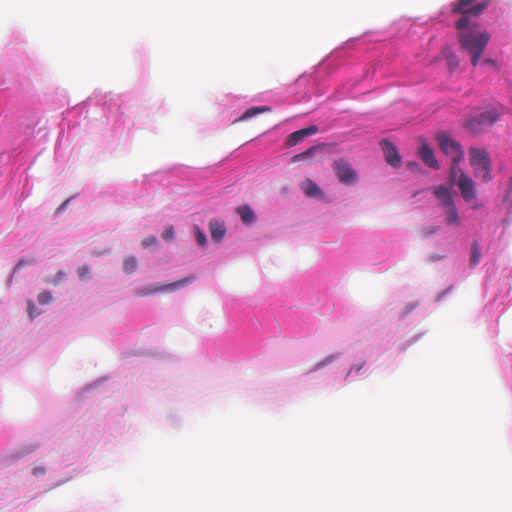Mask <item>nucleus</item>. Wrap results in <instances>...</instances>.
<instances>
[{"instance_id": "obj_18", "label": "nucleus", "mask_w": 512, "mask_h": 512, "mask_svg": "<svg viewBox=\"0 0 512 512\" xmlns=\"http://www.w3.org/2000/svg\"><path fill=\"white\" fill-rule=\"evenodd\" d=\"M481 248L477 241L471 244L470 264L476 266L480 262Z\"/></svg>"}, {"instance_id": "obj_16", "label": "nucleus", "mask_w": 512, "mask_h": 512, "mask_svg": "<svg viewBox=\"0 0 512 512\" xmlns=\"http://www.w3.org/2000/svg\"><path fill=\"white\" fill-rule=\"evenodd\" d=\"M302 189L304 193L309 197H319L321 195L319 186L310 179H306L303 182Z\"/></svg>"}, {"instance_id": "obj_31", "label": "nucleus", "mask_w": 512, "mask_h": 512, "mask_svg": "<svg viewBox=\"0 0 512 512\" xmlns=\"http://www.w3.org/2000/svg\"><path fill=\"white\" fill-rule=\"evenodd\" d=\"M505 200L506 201L511 200V203H512V176H511V180H510V186H509L506 196H505Z\"/></svg>"}, {"instance_id": "obj_3", "label": "nucleus", "mask_w": 512, "mask_h": 512, "mask_svg": "<svg viewBox=\"0 0 512 512\" xmlns=\"http://www.w3.org/2000/svg\"><path fill=\"white\" fill-rule=\"evenodd\" d=\"M488 5V1L475 4V0H458L451 4V12L453 14H460L461 17L459 19L466 17L469 20V25H473L474 22L471 21L470 17L480 16L487 9Z\"/></svg>"}, {"instance_id": "obj_11", "label": "nucleus", "mask_w": 512, "mask_h": 512, "mask_svg": "<svg viewBox=\"0 0 512 512\" xmlns=\"http://www.w3.org/2000/svg\"><path fill=\"white\" fill-rule=\"evenodd\" d=\"M194 279H195L194 276H188V277H185V278L180 279L178 281H174V282L162 285L160 287H156L154 289H151V290H149L148 292H146L144 294L146 295V294H149V293H156V292L163 291V290L175 291V290L180 289V288L184 287L185 285L191 283Z\"/></svg>"}, {"instance_id": "obj_15", "label": "nucleus", "mask_w": 512, "mask_h": 512, "mask_svg": "<svg viewBox=\"0 0 512 512\" xmlns=\"http://www.w3.org/2000/svg\"><path fill=\"white\" fill-rule=\"evenodd\" d=\"M444 214L446 216V221L448 225H459L460 224V216L458 214L457 208L455 204L449 206L448 208H444Z\"/></svg>"}, {"instance_id": "obj_27", "label": "nucleus", "mask_w": 512, "mask_h": 512, "mask_svg": "<svg viewBox=\"0 0 512 512\" xmlns=\"http://www.w3.org/2000/svg\"><path fill=\"white\" fill-rule=\"evenodd\" d=\"M78 272V276L82 279H84L85 277H87L90 273V269L87 265H82L78 268L77 270Z\"/></svg>"}, {"instance_id": "obj_20", "label": "nucleus", "mask_w": 512, "mask_h": 512, "mask_svg": "<svg viewBox=\"0 0 512 512\" xmlns=\"http://www.w3.org/2000/svg\"><path fill=\"white\" fill-rule=\"evenodd\" d=\"M123 268L127 273H133L137 268V260L133 256H128L124 259Z\"/></svg>"}, {"instance_id": "obj_9", "label": "nucleus", "mask_w": 512, "mask_h": 512, "mask_svg": "<svg viewBox=\"0 0 512 512\" xmlns=\"http://www.w3.org/2000/svg\"><path fill=\"white\" fill-rule=\"evenodd\" d=\"M318 132V127L316 125H311L307 128L297 130L291 133L286 138V145L289 147H293L300 143L304 138L316 134Z\"/></svg>"}, {"instance_id": "obj_22", "label": "nucleus", "mask_w": 512, "mask_h": 512, "mask_svg": "<svg viewBox=\"0 0 512 512\" xmlns=\"http://www.w3.org/2000/svg\"><path fill=\"white\" fill-rule=\"evenodd\" d=\"M37 300L42 305H47L52 302V295L49 291H42L38 294Z\"/></svg>"}, {"instance_id": "obj_14", "label": "nucleus", "mask_w": 512, "mask_h": 512, "mask_svg": "<svg viewBox=\"0 0 512 512\" xmlns=\"http://www.w3.org/2000/svg\"><path fill=\"white\" fill-rule=\"evenodd\" d=\"M236 212L245 224H251L255 220V214L250 206L242 205L237 207Z\"/></svg>"}, {"instance_id": "obj_24", "label": "nucleus", "mask_w": 512, "mask_h": 512, "mask_svg": "<svg viewBox=\"0 0 512 512\" xmlns=\"http://www.w3.org/2000/svg\"><path fill=\"white\" fill-rule=\"evenodd\" d=\"M195 237L200 246H204L206 244V235L197 226L195 227Z\"/></svg>"}, {"instance_id": "obj_26", "label": "nucleus", "mask_w": 512, "mask_h": 512, "mask_svg": "<svg viewBox=\"0 0 512 512\" xmlns=\"http://www.w3.org/2000/svg\"><path fill=\"white\" fill-rule=\"evenodd\" d=\"M335 358H336L335 355H331V356L327 357L323 361L317 363L315 366V369L318 370V369L324 367L325 365L332 363L335 360Z\"/></svg>"}, {"instance_id": "obj_36", "label": "nucleus", "mask_w": 512, "mask_h": 512, "mask_svg": "<svg viewBox=\"0 0 512 512\" xmlns=\"http://www.w3.org/2000/svg\"><path fill=\"white\" fill-rule=\"evenodd\" d=\"M23 264V260H20L17 264V266L15 267V269H17L18 267H20L21 265Z\"/></svg>"}, {"instance_id": "obj_1", "label": "nucleus", "mask_w": 512, "mask_h": 512, "mask_svg": "<svg viewBox=\"0 0 512 512\" xmlns=\"http://www.w3.org/2000/svg\"><path fill=\"white\" fill-rule=\"evenodd\" d=\"M477 26V23L469 25V20L466 17L459 19L455 23L460 46L469 53L471 56V63L474 67L477 66L478 61L490 40L488 32H475L474 28Z\"/></svg>"}, {"instance_id": "obj_29", "label": "nucleus", "mask_w": 512, "mask_h": 512, "mask_svg": "<svg viewBox=\"0 0 512 512\" xmlns=\"http://www.w3.org/2000/svg\"><path fill=\"white\" fill-rule=\"evenodd\" d=\"M35 305L32 301H28V312L31 318H34L37 314L35 313Z\"/></svg>"}, {"instance_id": "obj_30", "label": "nucleus", "mask_w": 512, "mask_h": 512, "mask_svg": "<svg viewBox=\"0 0 512 512\" xmlns=\"http://www.w3.org/2000/svg\"><path fill=\"white\" fill-rule=\"evenodd\" d=\"M33 475L40 476L45 474V468L44 467H35L33 468Z\"/></svg>"}, {"instance_id": "obj_28", "label": "nucleus", "mask_w": 512, "mask_h": 512, "mask_svg": "<svg viewBox=\"0 0 512 512\" xmlns=\"http://www.w3.org/2000/svg\"><path fill=\"white\" fill-rule=\"evenodd\" d=\"M157 243V239L154 236H149L143 239L142 245L147 248Z\"/></svg>"}, {"instance_id": "obj_7", "label": "nucleus", "mask_w": 512, "mask_h": 512, "mask_svg": "<svg viewBox=\"0 0 512 512\" xmlns=\"http://www.w3.org/2000/svg\"><path fill=\"white\" fill-rule=\"evenodd\" d=\"M455 183L460 190L461 196L466 202H470L476 198L475 183L465 172L460 173V176Z\"/></svg>"}, {"instance_id": "obj_6", "label": "nucleus", "mask_w": 512, "mask_h": 512, "mask_svg": "<svg viewBox=\"0 0 512 512\" xmlns=\"http://www.w3.org/2000/svg\"><path fill=\"white\" fill-rule=\"evenodd\" d=\"M333 167L340 182L346 185H350L355 182L356 172L344 159L336 160Z\"/></svg>"}, {"instance_id": "obj_5", "label": "nucleus", "mask_w": 512, "mask_h": 512, "mask_svg": "<svg viewBox=\"0 0 512 512\" xmlns=\"http://www.w3.org/2000/svg\"><path fill=\"white\" fill-rule=\"evenodd\" d=\"M500 114L496 110L482 112L480 115L469 118L465 127L474 134L483 132L491 127L499 118Z\"/></svg>"}, {"instance_id": "obj_32", "label": "nucleus", "mask_w": 512, "mask_h": 512, "mask_svg": "<svg viewBox=\"0 0 512 512\" xmlns=\"http://www.w3.org/2000/svg\"><path fill=\"white\" fill-rule=\"evenodd\" d=\"M436 227H432V228H427V229H423L422 230V233L424 236H429V235H432L436 232Z\"/></svg>"}, {"instance_id": "obj_12", "label": "nucleus", "mask_w": 512, "mask_h": 512, "mask_svg": "<svg viewBox=\"0 0 512 512\" xmlns=\"http://www.w3.org/2000/svg\"><path fill=\"white\" fill-rule=\"evenodd\" d=\"M419 156L427 166L433 169L439 168V163L435 158L433 150L426 143L422 144L419 150Z\"/></svg>"}, {"instance_id": "obj_23", "label": "nucleus", "mask_w": 512, "mask_h": 512, "mask_svg": "<svg viewBox=\"0 0 512 512\" xmlns=\"http://www.w3.org/2000/svg\"><path fill=\"white\" fill-rule=\"evenodd\" d=\"M64 277L65 273L60 270L54 278H48L45 280V282L51 285H59L61 281L64 279Z\"/></svg>"}, {"instance_id": "obj_34", "label": "nucleus", "mask_w": 512, "mask_h": 512, "mask_svg": "<svg viewBox=\"0 0 512 512\" xmlns=\"http://www.w3.org/2000/svg\"><path fill=\"white\" fill-rule=\"evenodd\" d=\"M407 165L411 169H416L418 167V164L416 162H409Z\"/></svg>"}, {"instance_id": "obj_13", "label": "nucleus", "mask_w": 512, "mask_h": 512, "mask_svg": "<svg viewBox=\"0 0 512 512\" xmlns=\"http://www.w3.org/2000/svg\"><path fill=\"white\" fill-rule=\"evenodd\" d=\"M209 229L212 239L216 242L221 241L226 234V228L224 224L216 219L210 220Z\"/></svg>"}, {"instance_id": "obj_4", "label": "nucleus", "mask_w": 512, "mask_h": 512, "mask_svg": "<svg viewBox=\"0 0 512 512\" xmlns=\"http://www.w3.org/2000/svg\"><path fill=\"white\" fill-rule=\"evenodd\" d=\"M436 140L440 150L451 158L452 162H461L464 159L462 146L452 139L446 132H439Z\"/></svg>"}, {"instance_id": "obj_17", "label": "nucleus", "mask_w": 512, "mask_h": 512, "mask_svg": "<svg viewBox=\"0 0 512 512\" xmlns=\"http://www.w3.org/2000/svg\"><path fill=\"white\" fill-rule=\"evenodd\" d=\"M269 111H271V108L269 106L251 107L244 112V114L239 118V120H245L258 115L259 113Z\"/></svg>"}, {"instance_id": "obj_35", "label": "nucleus", "mask_w": 512, "mask_h": 512, "mask_svg": "<svg viewBox=\"0 0 512 512\" xmlns=\"http://www.w3.org/2000/svg\"><path fill=\"white\" fill-rule=\"evenodd\" d=\"M484 63H485V64H489V65L491 64V65H492V64H494V61H493V60H491V59H485V60H484Z\"/></svg>"}, {"instance_id": "obj_33", "label": "nucleus", "mask_w": 512, "mask_h": 512, "mask_svg": "<svg viewBox=\"0 0 512 512\" xmlns=\"http://www.w3.org/2000/svg\"><path fill=\"white\" fill-rule=\"evenodd\" d=\"M365 364H366V362L362 361L360 364L353 365L351 367V370H355V372L358 373L365 366Z\"/></svg>"}, {"instance_id": "obj_2", "label": "nucleus", "mask_w": 512, "mask_h": 512, "mask_svg": "<svg viewBox=\"0 0 512 512\" xmlns=\"http://www.w3.org/2000/svg\"><path fill=\"white\" fill-rule=\"evenodd\" d=\"M469 163L473 167L475 177L481 178L484 182L491 180V159L485 149L470 148Z\"/></svg>"}, {"instance_id": "obj_21", "label": "nucleus", "mask_w": 512, "mask_h": 512, "mask_svg": "<svg viewBox=\"0 0 512 512\" xmlns=\"http://www.w3.org/2000/svg\"><path fill=\"white\" fill-rule=\"evenodd\" d=\"M319 148V146H312L310 147L309 149H307L306 151L302 152V153H299L297 155H295L293 157V161L296 162V161H300V160H303V159H306L308 157H310L311 155H313V153Z\"/></svg>"}, {"instance_id": "obj_8", "label": "nucleus", "mask_w": 512, "mask_h": 512, "mask_svg": "<svg viewBox=\"0 0 512 512\" xmlns=\"http://www.w3.org/2000/svg\"><path fill=\"white\" fill-rule=\"evenodd\" d=\"M380 145L386 162L393 167H399L401 165V157L396 147L388 140H382Z\"/></svg>"}, {"instance_id": "obj_19", "label": "nucleus", "mask_w": 512, "mask_h": 512, "mask_svg": "<svg viewBox=\"0 0 512 512\" xmlns=\"http://www.w3.org/2000/svg\"><path fill=\"white\" fill-rule=\"evenodd\" d=\"M459 164H460V162H452L451 161V167H450L449 175H448L449 182L451 183V185H453V184H455V182H457V180L460 176V173L463 172L462 169L459 167Z\"/></svg>"}, {"instance_id": "obj_25", "label": "nucleus", "mask_w": 512, "mask_h": 512, "mask_svg": "<svg viewBox=\"0 0 512 512\" xmlns=\"http://www.w3.org/2000/svg\"><path fill=\"white\" fill-rule=\"evenodd\" d=\"M175 231L173 226H168L162 233V238L166 241L173 240Z\"/></svg>"}, {"instance_id": "obj_10", "label": "nucleus", "mask_w": 512, "mask_h": 512, "mask_svg": "<svg viewBox=\"0 0 512 512\" xmlns=\"http://www.w3.org/2000/svg\"><path fill=\"white\" fill-rule=\"evenodd\" d=\"M434 194L440 201V206L442 209L448 208L449 206L455 204L451 191L444 185L436 187L434 189Z\"/></svg>"}]
</instances>
